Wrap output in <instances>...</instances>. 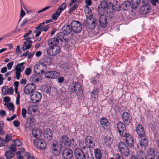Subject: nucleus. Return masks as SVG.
Listing matches in <instances>:
<instances>
[{
    "instance_id": "c85d7f7f",
    "label": "nucleus",
    "mask_w": 159,
    "mask_h": 159,
    "mask_svg": "<svg viewBox=\"0 0 159 159\" xmlns=\"http://www.w3.org/2000/svg\"><path fill=\"white\" fill-rule=\"evenodd\" d=\"M120 4L118 1H113L112 6L113 9L115 11H118L120 9Z\"/></svg>"
},
{
    "instance_id": "6ab92c4d",
    "label": "nucleus",
    "mask_w": 159,
    "mask_h": 159,
    "mask_svg": "<svg viewBox=\"0 0 159 159\" xmlns=\"http://www.w3.org/2000/svg\"><path fill=\"white\" fill-rule=\"evenodd\" d=\"M42 134V131L39 127H34L32 130V134L34 137L38 138H39Z\"/></svg>"
},
{
    "instance_id": "f8f14e48",
    "label": "nucleus",
    "mask_w": 159,
    "mask_h": 159,
    "mask_svg": "<svg viewBox=\"0 0 159 159\" xmlns=\"http://www.w3.org/2000/svg\"><path fill=\"white\" fill-rule=\"evenodd\" d=\"M122 136L123 138V139L125 140L126 143L130 148H131L133 146L134 141L131 135L126 133L125 135Z\"/></svg>"
},
{
    "instance_id": "de8ad7c7",
    "label": "nucleus",
    "mask_w": 159,
    "mask_h": 159,
    "mask_svg": "<svg viewBox=\"0 0 159 159\" xmlns=\"http://www.w3.org/2000/svg\"><path fill=\"white\" fill-rule=\"evenodd\" d=\"M7 107L9 111H14V106L12 103H9L7 104Z\"/></svg>"
},
{
    "instance_id": "3c124183",
    "label": "nucleus",
    "mask_w": 159,
    "mask_h": 159,
    "mask_svg": "<svg viewBox=\"0 0 159 159\" xmlns=\"http://www.w3.org/2000/svg\"><path fill=\"white\" fill-rule=\"evenodd\" d=\"M52 20L51 19L49 20H48L45 21V22H43L39 24V25L38 26V28H39V27L41 26H43L44 25L46 24H48L49 22H52Z\"/></svg>"
},
{
    "instance_id": "bb28decb",
    "label": "nucleus",
    "mask_w": 159,
    "mask_h": 159,
    "mask_svg": "<svg viewBox=\"0 0 159 159\" xmlns=\"http://www.w3.org/2000/svg\"><path fill=\"white\" fill-rule=\"evenodd\" d=\"M58 43L59 41L57 38H54L50 39L48 41V44L49 46H57Z\"/></svg>"
},
{
    "instance_id": "e2e57ef3",
    "label": "nucleus",
    "mask_w": 159,
    "mask_h": 159,
    "mask_svg": "<svg viewBox=\"0 0 159 159\" xmlns=\"http://www.w3.org/2000/svg\"><path fill=\"white\" fill-rule=\"evenodd\" d=\"M20 93H17V96L16 98V104L17 105H18L20 103Z\"/></svg>"
},
{
    "instance_id": "f257e3e1",
    "label": "nucleus",
    "mask_w": 159,
    "mask_h": 159,
    "mask_svg": "<svg viewBox=\"0 0 159 159\" xmlns=\"http://www.w3.org/2000/svg\"><path fill=\"white\" fill-rule=\"evenodd\" d=\"M136 131L138 135L141 139L139 143L137 145V147L139 149L142 151L145 149L148 145V137L145 134L144 128L141 125H138L136 128Z\"/></svg>"
},
{
    "instance_id": "052dcab7",
    "label": "nucleus",
    "mask_w": 159,
    "mask_h": 159,
    "mask_svg": "<svg viewBox=\"0 0 159 159\" xmlns=\"http://www.w3.org/2000/svg\"><path fill=\"white\" fill-rule=\"evenodd\" d=\"M65 6L66 4L65 2H64L61 4V5H60L58 8L62 11L65 9Z\"/></svg>"
},
{
    "instance_id": "423d86ee",
    "label": "nucleus",
    "mask_w": 159,
    "mask_h": 159,
    "mask_svg": "<svg viewBox=\"0 0 159 159\" xmlns=\"http://www.w3.org/2000/svg\"><path fill=\"white\" fill-rule=\"evenodd\" d=\"M34 143L35 146L40 150L46 148L47 145L44 141L41 139H36L34 140Z\"/></svg>"
},
{
    "instance_id": "864d4df0",
    "label": "nucleus",
    "mask_w": 159,
    "mask_h": 159,
    "mask_svg": "<svg viewBox=\"0 0 159 159\" xmlns=\"http://www.w3.org/2000/svg\"><path fill=\"white\" fill-rule=\"evenodd\" d=\"M51 7H52V6H48L46 7H45L43 8L42 9L39 11H38V13H40L43 11H45L49 9Z\"/></svg>"
},
{
    "instance_id": "b1692460",
    "label": "nucleus",
    "mask_w": 159,
    "mask_h": 159,
    "mask_svg": "<svg viewBox=\"0 0 159 159\" xmlns=\"http://www.w3.org/2000/svg\"><path fill=\"white\" fill-rule=\"evenodd\" d=\"M57 36L60 41L62 42H66L68 41V39L67 38V35L63 32H60L57 34Z\"/></svg>"
},
{
    "instance_id": "bf43d9fd",
    "label": "nucleus",
    "mask_w": 159,
    "mask_h": 159,
    "mask_svg": "<svg viewBox=\"0 0 159 159\" xmlns=\"http://www.w3.org/2000/svg\"><path fill=\"white\" fill-rule=\"evenodd\" d=\"M25 11L22 9V7H21V10L20 13V18H21V19L23 17H24L25 16ZM21 19H20L19 20V22L20 21V20H21Z\"/></svg>"
},
{
    "instance_id": "20e7f679",
    "label": "nucleus",
    "mask_w": 159,
    "mask_h": 159,
    "mask_svg": "<svg viewBox=\"0 0 159 159\" xmlns=\"http://www.w3.org/2000/svg\"><path fill=\"white\" fill-rule=\"evenodd\" d=\"M72 31L76 33H79L81 31L82 27L80 22L77 20L72 21L70 24Z\"/></svg>"
},
{
    "instance_id": "39448f33",
    "label": "nucleus",
    "mask_w": 159,
    "mask_h": 159,
    "mask_svg": "<svg viewBox=\"0 0 159 159\" xmlns=\"http://www.w3.org/2000/svg\"><path fill=\"white\" fill-rule=\"evenodd\" d=\"M98 12L100 16L99 17V22L101 27L103 28H105L107 25V21L106 16L104 15L103 11H100L99 6L98 7Z\"/></svg>"
},
{
    "instance_id": "58836bf2",
    "label": "nucleus",
    "mask_w": 159,
    "mask_h": 159,
    "mask_svg": "<svg viewBox=\"0 0 159 159\" xmlns=\"http://www.w3.org/2000/svg\"><path fill=\"white\" fill-rule=\"evenodd\" d=\"M92 22L89 25V28L91 30H93L97 25L96 20L94 19L92 20Z\"/></svg>"
},
{
    "instance_id": "cd10ccee",
    "label": "nucleus",
    "mask_w": 159,
    "mask_h": 159,
    "mask_svg": "<svg viewBox=\"0 0 159 159\" xmlns=\"http://www.w3.org/2000/svg\"><path fill=\"white\" fill-rule=\"evenodd\" d=\"M148 159H155V155L154 149L150 148L147 152Z\"/></svg>"
},
{
    "instance_id": "a19ab883",
    "label": "nucleus",
    "mask_w": 159,
    "mask_h": 159,
    "mask_svg": "<svg viewBox=\"0 0 159 159\" xmlns=\"http://www.w3.org/2000/svg\"><path fill=\"white\" fill-rule=\"evenodd\" d=\"M25 64L24 62L18 64L15 67L14 70H24L25 68L23 65Z\"/></svg>"
},
{
    "instance_id": "13d9d810",
    "label": "nucleus",
    "mask_w": 159,
    "mask_h": 159,
    "mask_svg": "<svg viewBox=\"0 0 159 159\" xmlns=\"http://www.w3.org/2000/svg\"><path fill=\"white\" fill-rule=\"evenodd\" d=\"M35 29L37 31L36 32V34L35 35V36L36 37H39L40 35L41 34V30L39 28V29H37V27Z\"/></svg>"
},
{
    "instance_id": "2f4dec72",
    "label": "nucleus",
    "mask_w": 159,
    "mask_h": 159,
    "mask_svg": "<svg viewBox=\"0 0 159 159\" xmlns=\"http://www.w3.org/2000/svg\"><path fill=\"white\" fill-rule=\"evenodd\" d=\"M105 144L107 146H109L112 143L113 139L109 136L107 135L104 139Z\"/></svg>"
},
{
    "instance_id": "f704fd0d",
    "label": "nucleus",
    "mask_w": 159,
    "mask_h": 159,
    "mask_svg": "<svg viewBox=\"0 0 159 159\" xmlns=\"http://www.w3.org/2000/svg\"><path fill=\"white\" fill-rule=\"evenodd\" d=\"M85 14L86 18L88 19L91 20H92L93 19V15L92 13V11L91 10H88V12H86Z\"/></svg>"
},
{
    "instance_id": "a878e982",
    "label": "nucleus",
    "mask_w": 159,
    "mask_h": 159,
    "mask_svg": "<svg viewBox=\"0 0 159 159\" xmlns=\"http://www.w3.org/2000/svg\"><path fill=\"white\" fill-rule=\"evenodd\" d=\"M52 60L51 59L48 57H45V58L42 59L40 61L41 63L43 64L44 68L46 69L48 66L50 65L51 64Z\"/></svg>"
},
{
    "instance_id": "0e129e2a",
    "label": "nucleus",
    "mask_w": 159,
    "mask_h": 159,
    "mask_svg": "<svg viewBox=\"0 0 159 159\" xmlns=\"http://www.w3.org/2000/svg\"><path fill=\"white\" fill-rule=\"evenodd\" d=\"M15 145L17 146H20L22 145V142L19 140H16L15 141Z\"/></svg>"
},
{
    "instance_id": "ea45409f",
    "label": "nucleus",
    "mask_w": 159,
    "mask_h": 159,
    "mask_svg": "<svg viewBox=\"0 0 159 159\" xmlns=\"http://www.w3.org/2000/svg\"><path fill=\"white\" fill-rule=\"evenodd\" d=\"M50 28V25H46L45 26H41L38 28V26L37 27V29H39L41 30L42 31H44L45 32H47L49 28Z\"/></svg>"
},
{
    "instance_id": "680f3d73",
    "label": "nucleus",
    "mask_w": 159,
    "mask_h": 159,
    "mask_svg": "<svg viewBox=\"0 0 159 159\" xmlns=\"http://www.w3.org/2000/svg\"><path fill=\"white\" fill-rule=\"evenodd\" d=\"M85 2L86 4V7L91 6L92 4V1L91 0H85Z\"/></svg>"
},
{
    "instance_id": "6e6552de",
    "label": "nucleus",
    "mask_w": 159,
    "mask_h": 159,
    "mask_svg": "<svg viewBox=\"0 0 159 159\" xmlns=\"http://www.w3.org/2000/svg\"><path fill=\"white\" fill-rule=\"evenodd\" d=\"M30 98L33 102L37 103L40 101L42 98V95L41 93L35 91L30 95Z\"/></svg>"
},
{
    "instance_id": "ddd939ff",
    "label": "nucleus",
    "mask_w": 159,
    "mask_h": 159,
    "mask_svg": "<svg viewBox=\"0 0 159 159\" xmlns=\"http://www.w3.org/2000/svg\"><path fill=\"white\" fill-rule=\"evenodd\" d=\"M59 74L55 70L48 71L44 74L45 77L49 79H56L59 76Z\"/></svg>"
},
{
    "instance_id": "8fccbe9b",
    "label": "nucleus",
    "mask_w": 159,
    "mask_h": 159,
    "mask_svg": "<svg viewBox=\"0 0 159 159\" xmlns=\"http://www.w3.org/2000/svg\"><path fill=\"white\" fill-rule=\"evenodd\" d=\"M85 159H93V157L91 153H85Z\"/></svg>"
},
{
    "instance_id": "a18cd8bd",
    "label": "nucleus",
    "mask_w": 159,
    "mask_h": 159,
    "mask_svg": "<svg viewBox=\"0 0 159 159\" xmlns=\"http://www.w3.org/2000/svg\"><path fill=\"white\" fill-rule=\"evenodd\" d=\"M8 87L7 86H5L3 87L2 89V94L3 95H5L6 94H7L8 93Z\"/></svg>"
},
{
    "instance_id": "9d476101",
    "label": "nucleus",
    "mask_w": 159,
    "mask_h": 159,
    "mask_svg": "<svg viewBox=\"0 0 159 159\" xmlns=\"http://www.w3.org/2000/svg\"><path fill=\"white\" fill-rule=\"evenodd\" d=\"M74 139H70L66 135L62 136L61 137V142L62 144H63L65 146H70L72 144L73 145Z\"/></svg>"
},
{
    "instance_id": "4468645a",
    "label": "nucleus",
    "mask_w": 159,
    "mask_h": 159,
    "mask_svg": "<svg viewBox=\"0 0 159 159\" xmlns=\"http://www.w3.org/2000/svg\"><path fill=\"white\" fill-rule=\"evenodd\" d=\"M72 151L69 148L65 149L62 153L63 158L64 159H71L73 156Z\"/></svg>"
},
{
    "instance_id": "7ed1b4c3",
    "label": "nucleus",
    "mask_w": 159,
    "mask_h": 159,
    "mask_svg": "<svg viewBox=\"0 0 159 159\" xmlns=\"http://www.w3.org/2000/svg\"><path fill=\"white\" fill-rule=\"evenodd\" d=\"M61 51L60 48L58 46H49L47 48V53L48 55L55 56L58 54Z\"/></svg>"
},
{
    "instance_id": "a211bd4d",
    "label": "nucleus",
    "mask_w": 159,
    "mask_h": 159,
    "mask_svg": "<svg viewBox=\"0 0 159 159\" xmlns=\"http://www.w3.org/2000/svg\"><path fill=\"white\" fill-rule=\"evenodd\" d=\"M100 122L103 127L108 130L110 128V124L108 120L105 117H102L100 119Z\"/></svg>"
},
{
    "instance_id": "5701e85b",
    "label": "nucleus",
    "mask_w": 159,
    "mask_h": 159,
    "mask_svg": "<svg viewBox=\"0 0 159 159\" xmlns=\"http://www.w3.org/2000/svg\"><path fill=\"white\" fill-rule=\"evenodd\" d=\"M31 79L34 82H38L42 79V77L40 74L39 73L35 72V74L33 75L31 78Z\"/></svg>"
},
{
    "instance_id": "49530a36",
    "label": "nucleus",
    "mask_w": 159,
    "mask_h": 159,
    "mask_svg": "<svg viewBox=\"0 0 159 159\" xmlns=\"http://www.w3.org/2000/svg\"><path fill=\"white\" fill-rule=\"evenodd\" d=\"M12 138V135L10 134H7L6 135L5 138V143L8 142Z\"/></svg>"
},
{
    "instance_id": "2eb2a0df",
    "label": "nucleus",
    "mask_w": 159,
    "mask_h": 159,
    "mask_svg": "<svg viewBox=\"0 0 159 159\" xmlns=\"http://www.w3.org/2000/svg\"><path fill=\"white\" fill-rule=\"evenodd\" d=\"M122 116L123 121L125 124L129 125V123H131L132 118L129 113L127 111L124 112Z\"/></svg>"
},
{
    "instance_id": "72a5a7b5",
    "label": "nucleus",
    "mask_w": 159,
    "mask_h": 159,
    "mask_svg": "<svg viewBox=\"0 0 159 159\" xmlns=\"http://www.w3.org/2000/svg\"><path fill=\"white\" fill-rule=\"evenodd\" d=\"M95 157L97 159H100L102 154L101 151L98 148H96L94 150Z\"/></svg>"
},
{
    "instance_id": "338daca9",
    "label": "nucleus",
    "mask_w": 159,
    "mask_h": 159,
    "mask_svg": "<svg viewBox=\"0 0 159 159\" xmlns=\"http://www.w3.org/2000/svg\"><path fill=\"white\" fill-rule=\"evenodd\" d=\"M85 154L83 152L82 154H81L79 155V157H76V158L77 159H85Z\"/></svg>"
},
{
    "instance_id": "c756f323",
    "label": "nucleus",
    "mask_w": 159,
    "mask_h": 159,
    "mask_svg": "<svg viewBox=\"0 0 159 159\" xmlns=\"http://www.w3.org/2000/svg\"><path fill=\"white\" fill-rule=\"evenodd\" d=\"M141 2V0H132L131 8L134 9L137 8L139 6Z\"/></svg>"
},
{
    "instance_id": "4d7b16f0",
    "label": "nucleus",
    "mask_w": 159,
    "mask_h": 159,
    "mask_svg": "<svg viewBox=\"0 0 159 159\" xmlns=\"http://www.w3.org/2000/svg\"><path fill=\"white\" fill-rule=\"evenodd\" d=\"M6 143L5 141L2 138H0V147L3 146Z\"/></svg>"
},
{
    "instance_id": "7c9ffc66",
    "label": "nucleus",
    "mask_w": 159,
    "mask_h": 159,
    "mask_svg": "<svg viewBox=\"0 0 159 159\" xmlns=\"http://www.w3.org/2000/svg\"><path fill=\"white\" fill-rule=\"evenodd\" d=\"M131 6L130 2L129 1H126L123 2L121 4V7L124 11H126Z\"/></svg>"
},
{
    "instance_id": "c03bdc74",
    "label": "nucleus",
    "mask_w": 159,
    "mask_h": 159,
    "mask_svg": "<svg viewBox=\"0 0 159 159\" xmlns=\"http://www.w3.org/2000/svg\"><path fill=\"white\" fill-rule=\"evenodd\" d=\"M90 83L94 85L97 84L98 83L96 78H91L90 80Z\"/></svg>"
},
{
    "instance_id": "37998d69",
    "label": "nucleus",
    "mask_w": 159,
    "mask_h": 159,
    "mask_svg": "<svg viewBox=\"0 0 159 159\" xmlns=\"http://www.w3.org/2000/svg\"><path fill=\"white\" fill-rule=\"evenodd\" d=\"M23 70H16V78L17 80H19L20 78L21 75V72H22Z\"/></svg>"
},
{
    "instance_id": "6e6d98bb",
    "label": "nucleus",
    "mask_w": 159,
    "mask_h": 159,
    "mask_svg": "<svg viewBox=\"0 0 159 159\" xmlns=\"http://www.w3.org/2000/svg\"><path fill=\"white\" fill-rule=\"evenodd\" d=\"M10 148V151H12L13 152H16V146L13 144H12L11 145Z\"/></svg>"
},
{
    "instance_id": "9b49d317",
    "label": "nucleus",
    "mask_w": 159,
    "mask_h": 159,
    "mask_svg": "<svg viewBox=\"0 0 159 159\" xmlns=\"http://www.w3.org/2000/svg\"><path fill=\"white\" fill-rule=\"evenodd\" d=\"M117 128L121 136H124L127 133L125 125L121 121H119L117 124Z\"/></svg>"
},
{
    "instance_id": "0eeeda50",
    "label": "nucleus",
    "mask_w": 159,
    "mask_h": 159,
    "mask_svg": "<svg viewBox=\"0 0 159 159\" xmlns=\"http://www.w3.org/2000/svg\"><path fill=\"white\" fill-rule=\"evenodd\" d=\"M36 86L33 83L27 84L24 88V91L26 94L33 93L36 89Z\"/></svg>"
},
{
    "instance_id": "473e14b6",
    "label": "nucleus",
    "mask_w": 159,
    "mask_h": 159,
    "mask_svg": "<svg viewBox=\"0 0 159 159\" xmlns=\"http://www.w3.org/2000/svg\"><path fill=\"white\" fill-rule=\"evenodd\" d=\"M32 43V41H30L29 42H25L23 44V46L22 48V50L23 51H25L27 49H29L31 47Z\"/></svg>"
},
{
    "instance_id": "774afa93",
    "label": "nucleus",
    "mask_w": 159,
    "mask_h": 159,
    "mask_svg": "<svg viewBox=\"0 0 159 159\" xmlns=\"http://www.w3.org/2000/svg\"><path fill=\"white\" fill-rule=\"evenodd\" d=\"M13 63L14 62L13 61H11L7 64V68L8 70H10L11 68Z\"/></svg>"
},
{
    "instance_id": "1a4fd4ad",
    "label": "nucleus",
    "mask_w": 159,
    "mask_h": 159,
    "mask_svg": "<svg viewBox=\"0 0 159 159\" xmlns=\"http://www.w3.org/2000/svg\"><path fill=\"white\" fill-rule=\"evenodd\" d=\"M151 9V7L148 4H145L142 5L139 8V11L140 14L146 15L149 13Z\"/></svg>"
},
{
    "instance_id": "f03ea898",
    "label": "nucleus",
    "mask_w": 159,
    "mask_h": 159,
    "mask_svg": "<svg viewBox=\"0 0 159 159\" xmlns=\"http://www.w3.org/2000/svg\"><path fill=\"white\" fill-rule=\"evenodd\" d=\"M117 147L119 152L123 155L128 156L129 154V151L128 147L124 143L120 142L117 144Z\"/></svg>"
},
{
    "instance_id": "e433bc0d",
    "label": "nucleus",
    "mask_w": 159,
    "mask_h": 159,
    "mask_svg": "<svg viewBox=\"0 0 159 159\" xmlns=\"http://www.w3.org/2000/svg\"><path fill=\"white\" fill-rule=\"evenodd\" d=\"M36 69L37 70H44L46 69L44 68L41 62L40 61L39 62L36 64L34 66V70Z\"/></svg>"
},
{
    "instance_id": "79ce46f5",
    "label": "nucleus",
    "mask_w": 159,
    "mask_h": 159,
    "mask_svg": "<svg viewBox=\"0 0 159 159\" xmlns=\"http://www.w3.org/2000/svg\"><path fill=\"white\" fill-rule=\"evenodd\" d=\"M78 6L79 4H78V3H77V2H76L70 9L69 11V13L70 14H71L73 11L78 8Z\"/></svg>"
},
{
    "instance_id": "5fc2aeb1",
    "label": "nucleus",
    "mask_w": 159,
    "mask_h": 159,
    "mask_svg": "<svg viewBox=\"0 0 159 159\" xmlns=\"http://www.w3.org/2000/svg\"><path fill=\"white\" fill-rule=\"evenodd\" d=\"M26 113L27 111L26 109L25 108H23L22 110L21 113L22 116L23 118H25V117Z\"/></svg>"
},
{
    "instance_id": "09e8293b",
    "label": "nucleus",
    "mask_w": 159,
    "mask_h": 159,
    "mask_svg": "<svg viewBox=\"0 0 159 159\" xmlns=\"http://www.w3.org/2000/svg\"><path fill=\"white\" fill-rule=\"evenodd\" d=\"M36 107L35 106H30L29 107H28V111H33L34 112H36Z\"/></svg>"
},
{
    "instance_id": "69168bd1",
    "label": "nucleus",
    "mask_w": 159,
    "mask_h": 159,
    "mask_svg": "<svg viewBox=\"0 0 159 159\" xmlns=\"http://www.w3.org/2000/svg\"><path fill=\"white\" fill-rule=\"evenodd\" d=\"M16 117V116L15 114H14L13 116L10 118H7V120L8 121H10L14 120Z\"/></svg>"
},
{
    "instance_id": "412c9836",
    "label": "nucleus",
    "mask_w": 159,
    "mask_h": 159,
    "mask_svg": "<svg viewBox=\"0 0 159 159\" xmlns=\"http://www.w3.org/2000/svg\"><path fill=\"white\" fill-rule=\"evenodd\" d=\"M43 134L44 137L48 140H50L52 139L53 133L51 129L46 128L44 130Z\"/></svg>"
},
{
    "instance_id": "dca6fc26",
    "label": "nucleus",
    "mask_w": 159,
    "mask_h": 159,
    "mask_svg": "<svg viewBox=\"0 0 159 159\" xmlns=\"http://www.w3.org/2000/svg\"><path fill=\"white\" fill-rule=\"evenodd\" d=\"M72 91L75 92L77 96H80L82 93L83 91L81 85L78 82H75L73 86V88L71 89Z\"/></svg>"
},
{
    "instance_id": "4c0bfd02",
    "label": "nucleus",
    "mask_w": 159,
    "mask_h": 159,
    "mask_svg": "<svg viewBox=\"0 0 159 159\" xmlns=\"http://www.w3.org/2000/svg\"><path fill=\"white\" fill-rule=\"evenodd\" d=\"M83 152L82 150L79 148H77L75 150L74 153L76 157H79V156L81 154H82Z\"/></svg>"
},
{
    "instance_id": "603ef678",
    "label": "nucleus",
    "mask_w": 159,
    "mask_h": 159,
    "mask_svg": "<svg viewBox=\"0 0 159 159\" xmlns=\"http://www.w3.org/2000/svg\"><path fill=\"white\" fill-rule=\"evenodd\" d=\"M59 16V15L55 13L52 15V18L53 20H56Z\"/></svg>"
},
{
    "instance_id": "f3484780",
    "label": "nucleus",
    "mask_w": 159,
    "mask_h": 159,
    "mask_svg": "<svg viewBox=\"0 0 159 159\" xmlns=\"http://www.w3.org/2000/svg\"><path fill=\"white\" fill-rule=\"evenodd\" d=\"M94 139L90 136H87L85 139V143L87 147L89 148H92L95 146L93 142Z\"/></svg>"
},
{
    "instance_id": "aec40b11",
    "label": "nucleus",
    "mask_w": 159,
    "mask_h": 159,
    "mask_svg": "<svg viewBox=\"0 0 159 159\" xmlns=\"http://www.w3.org/2000/svg\"><path fill=\"white\" fill-rule=\"evenodd\" d=\"M113 3L112 4L111 2H105L100 3V7L99 9H100V11L102 12L103 10L106 8L110 9L111 8L112 9V6Z\"/></svg>"
},
{
    "instance_id": "c9c22d12",
    "label": "nucleus",
    "mask_w": 159,
    "mask_h": 159,
    "mask_svg": "<svg viewBox=\"0 0 159 159\" xmlns=\"http://www.w3.org/2000/svg\"><path fill=\"white\" fill-rule=\"evenodd\" d=\"M14 152L11 151H7L5 153V155L8 159H11L14 156Z\"/></svg>"
},
{
    "instance_id": "393cba45",
    "label": "nucleus",
    "mask_w": 159,
    "mask_h": 159,
    "mask_svg": "<svg viewBox=\"0 0 159 159\" xmlns=\"http://www.w3.org/2000/svg\"><path fill=\"white\" fill-rule=\"evenodd\" d=\"M63 32L66 35L70 34L72 31L71 26L70 25H66L62 26V28Z\"/></svg>"
},
{
    "instance_id": "4be33fe9",
    "label": "nucleus",
    "mask_w": 159,
    "mask_h": 159,
    "mask_svg": "<svg viewBox=\"0 0 159 159\" xmlns=\"http://www.w3.org/2000/svg\"><path fill=\"white\" fill-rule=\"evenodd\" d=\"M52 153L56 156H58L60 153V149L57 144H53L52 147Z\"/></svg>"
}]
</instances>
